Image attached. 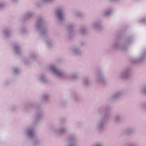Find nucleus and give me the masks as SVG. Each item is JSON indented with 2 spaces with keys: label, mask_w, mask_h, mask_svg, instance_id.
<instances>
[{
  "label": "nucleus",
  "mask_w": 146,
  "mask_h": 146,
  "mask_svg": "<svg viewBox=\"0 0 146 146\" xmlns=\"http://www.w3.org/2000/svg\"><path fill=\"white\" fill-rule=\"evenodd\" d=\"M49 70L51 71L54 74L59 78H63L65 74V72L63 70L57 69L54 65H51L49 67Z\"/></svg>",
  "instance_id": "1"
},
{
  "label": "nucleus",
  "mask_w": 146,
  "mask_h": 146,
  "mask_svg": "<svg viewBox=\"0 0 146 146\" xmlns=\"http://www.w3.org/2000/svg\"><path fill=\"white\" fill-rule=\"evenodd\" d=\"M130 70L128 69H125L121 71L119 74V78L125 79L127 78L129 75Z\"/></svg>",
  "instance_id": "2"
},
{
  "label": "nucleus",
  "mask_w": 146,
  "mask_h": 146,
  "mask_svg": "<svg viewBox=\"0 0 146 146\" xmlns=\"http://www.w3.org/2000/svg\"><path fill=\"white\" fill-rule=\"evenodd\" d=\"M96 81L97 82L104 83L106 81V78L102 74H98L96 75L95 78Z\"/></svg>",
  "instance_id": "3"
},
{
  "label": "nucleus",
  "mask_w": 146,
  "mask_h": 146,
  "mask_svg": "<svg viewBox=\"0 0 146 146\" xmlns=\"http://www.w3.org/2000/svg\"><path fill=\"white\" fill-rule=\"evenodd\" d=\"M146 54L145 53H143L138 58H135L132 59V61L134 62H136L140 61L143 60L146 56Z\"/></svg>",
  "instance_id": "4"
},
{
  "label": "nucleus",
  "mask_w": 146,
  "mask_h": 146,
  "mask_svg": "<svg viewBox=\"0 0 146 146\" xmlns=\"http://www.w3.org/2000/svg\"><path fill=\"white\" fill-rule=\"evenodd\" d=\"M66 131V128L65 127H63L59 129H54L53 131L55 133L60 134L65 132Z\"/></svg>",
  "instance_id": "5"
},
{
  "label": "nucleus",
  "mask_w": 146,
  "mask_h": 146,
  "mask_svg": "<svg viewBox=\"0 0 146 146\" xmlns=\"http://www.w3.org/2000/svg\"><path fill=\"white\" fill-rule=\"evenodd\" d=\"M80 51L79 48L77 47L72 48L70 50L71 53L74 55H78L80 53Z\"/></svg>",
  "instance_id": "6"
},
{
  "label": "nucleus",
  "mask_w": 146,
  "mask_h": 146,
  "mask_svg": "<svg viewBox=\"0 0 146 146\" xmlns=\"http://www.w3.org/2000/svg\"><path fill=\"white\" fill-rule=\"evenodd\" d=\"M27 135L30 137H32L35 135V132L33 129L29 128L26 131Z\"/></svg>",
  "instance_id": "7"
},
{
  "label": "nucleus",
  "mask_w": 146,
  "mask_h": 146,
  "mask_svg": "<svg viewBox=\"0 0 146 146\" xmlns=\"http://www.w3.org/2000/svg\"><path fill=\"white\" fill-rule=\"evenodd\" d=\"M104 124V122H100L96 124L95 127L97 129L100 130L103 127Z\"/></svg>",
  "instance_id": "8"
},
{
  "label": "nucleus",
  "mask_w": 146,
  "mask_h": 146,
  "mask_svg": "<svg viewBox=\"0 0 146 146\" xmlns=\"http://www.w3.org/2000/svg\"><path fill=\"white\" fill-rule=\"evenodd\" d=\"M57 17L60 20H61L63 18V14L61 10H59L56 12Z\"/></svg>",
  "instance_id": "9"
},
{
  "label": "nucleus",
  "mask_w": 146,
  "mask_h": 146,
  "mask_svg": "<svg viewBox=\"0 0 146 146\" xmlns=\"http://www.w3.org/2000/svg\"><path fill=\"white\" fill-rule=\"evenodd\" d=\"M112 10L111 9H106L104 11V14L105 15H110L112 12Z\"/></svg>",
  "instance_id": "10"
},
{
  "label": "nucleus",
  "mask_w": 146,
  "mask_h": 146,
  "mask_svg": "<svg viewBox=\"0 0 146 146\" xmlns=\"http://www.w3.org/2000/svg\"><path fill=\"white\" fill-rule=\"evenodd\" d=\"M37 79L39 81L43 82L45 81L46 78L45 75L42 74L38 76L37 77Z\"/></svg>",
  "instance_id": "11"
},
{
  "label": "nucleus",
  "mask_w": 146,
  "mask_h": 146,
  "mask_svg": "<svg viewBox=\"0 0 146 146\" xmlns=\"http://www.w3.org/2000/svg\"><path fill=\"white\" fill-rule=\"evenodd\" d=\"M139 22L141 24H146V17H143L140 19L139 20Z\"/></svg>",
  "instance_id": "12"
},
{
  "label": "nucleus",
  "mask_w": 146,
  "mask_h": 146,
  "mask_svg": "<svg viewBox=\"0 0 146 146\" xmlns=\"http://www.w3.org/2000/svg\"><path fill=\"white\" fill-rule=\"evenodd\" d=\"M100 24L101 23L100 22L97 21L92 25V27L93 28H97L100 25Z\"/></svg>",
  "instance_id": "13"
},
{
  "label": "nucleus",
  "mask_w": 146,
  "mask_h": 146,
  "mask_svg": "<svg viewBox=\"0 0 146 146\" xmlns=\"http://www.w3.org/2000/svg\"><path fill=\"white\" fill-rule=\"evenodd\" d=\"M113 47L114 48H120L122 49L123 48V47H120L119 44L117 43H114L113 44Z\"/></svg>",
  "instance_id": "14"
},
{
  "label": "nucleus",
  "mask_w": 146,
  "mask_h": 146,
  "mask_svg": "<svg viewBox=\"0 0 146 146\" xmlns=\"http://www.w3.org/2000/svg\"><path fill=\"white\" fill-rule=\"evenodd\" d=\"M121 94V93L120 92H118L115 93L113 96V99H116Z\"/></svg>",
  "instance_id": "15"
},
{
  "label": "nucleus",
  "mask_w": 146,
  "mask_h": 146,
  "mask_svg": "<svg viewBox=\"0 0 146 146\" xmlns=\"http://www.w3.org/2000/svg\"><path fill=\"white\" fill-rule=\"evenodd\" d=\"M13 49L16 53H18L20 51V48L19 46L17 45H14L13 46Z\"/></svg>",
  "instance_id": "16"
},
{
  "label": "nucleus",
  "mask_w": 146,
  "mask_h": 146,
  "mask_svg": "<svg viewBox=\"0 0 146 146\" xmlns=\"http://www.w3.org/2000/svg\"><path fill=\"white\" fill-rule=\"evenodd\" d=\"M12 71L13 74H18L19 72V70L17 68H12Z\"/></svg>",
  "instance_id": "17"
},
{
  "label": "nucleus",
  "mask_w": 146,
  "mask_h": 146,
  "mask_svg": "<svg viewBox=\"0 0 146 146\" xmlns=\"http://www.w3.org/2000/svg\"><path fill=\"white\" fill-rule=\"evenodd\" d=\"M89 81L87 78H85L84 79L83 83L84 85H86L88 84L89 83Z\"/></svg>",
  "instance_id": "18"
},
{
  "label": "nucleus",
  "mask_w": 146,
  "mask_h": 146,
  "mask_svg": "<svg viewBox=\"0 0 146 146\" xmlns=\"http://www.w3.org/2000/svg\"><path fill=\"white\" fill-rule=\"evenodd\" d=\"M25 15L27 18H29L32 16L33 14L31 12H28Z\"/></svg>",
  "instance_id": "19"
},
{
  "label": "nucleus",
  "mask_w": 146,
  "mask_h": 146,
  "mask_svg": "<svg viewBox=\"0 0 146 146\" xmlns=\"http://www.w3.org/2000/svg\"><path fill=\"white\" fill-rule=\"evenodd\" d=\"M77 78V76L76 74H73L70 77L71 79L72 80L75 79Z\"/></svg>",
  "instance_id": "20"
},
{
  "label": "nucleus",
  "mask_w": 146,
  "mask_h": 146,
  "mask_svg": "<svg viewBox=\"0 0 146 146\" xmlns=\"http://www.w3.org/2000/svg\"><path fill=\"white\" fill-rule=\"evenodd\" d=\"M9 33V31L6 30H3L2 32L3 34L5 36H7Z\"/></svg>",
  "instance_id": "21"
},
{
  "label": "nucleus",
  "mask_w": 146,
  "mask_h": 146,
  "mask_svg": "<svg viewBox=\"0 0 146 146\" xmlns=\"http://www.w3.org/2000/svg\"><path fill=\"white\" fill-rule=\"evenodd\" d=\"M5 4V3L4 2H0V8L3 7L4 6Z\"/></svg>",
  "instance_id": "22"
},
{
  "label": "nucleus",
  "mask_w": 146,
  "mask_h": 146,
  "mask_svg": "<svg viewBox=\"0 0 146 146\" xmlns=\"http://www.w3.org/2000/svg\"><path fill=\"white\" fill-rule=\"evenodd\" d=\"M49 97V95L48 94H46L43 96V98L44 99H47Z\"/></svg>",
  "instance_id": "23"
},
{
  "label": "nucleus",
  "mask_w": 146,
  "mask_h": 146,
  "mask_svg": "<svg viewBox=\"0 0 146 146\" xmlns=\"http://www.w3.org/2000/svg\"><path fill=\"white\" fill-rule=\"evenodd\" d=\"M68 146H76V145L75 143H71L69 144Z\"/></svg>",
  "instance_id": "24"
},
{
  "label": "nucleus",
  "mask_w": 146,
  "mask_h": 146,
  "mask_svg": "<svg viewBox=\"0 0 146 146\" xmlns=\"http://www.w3.org/2000/svg\"><path fill=\"white\" fill-rule=\"evenodd\" d=\"M43 3H46L50 1L51 0H40Z\"/></svg>",
  "instance_id": "25"
},
{
  "label": "nucleus",
  "mask_w": 146,
  "mask_h": 146,
  "mask_svg": "<svg viewBox=\"0 0 146 146\" xmlns=\"http://www.w3.org/2000/svg\"><path fill=\"white\" fill-rule=\"evenodd\" d=\"M142 91L143 92L146 93V87H144L142 89Z\"/></svg>",
  "instance_id": "26"
},
{
  "label": "nucleus",
  "mask_w": 146,
  "mask_h": 146,
  "mask_svg": "<svg viewBox=\"0 0 146 146\" xmlns=\"http://www.w3.org/2000/svg\"><path fill=\"white\" fill-rule=\"evenodd\" d=\"M120 117L119 116H116L115 117V121H118L120 119Z\"/></svg>",
  "instance_id": "27"
},
{
  "label": "nucleus",
  "mask_w": 146,
  "mask_h": 146,
  "mask_svg": "<svg viewBox=\"0 0 146 146\" xmlns=\"http://www.w3.org/2000/svg\"><path fill=\"white\" fill-rule=\"evenodd\" d=\"M47 44L48 46H49L51 44V43L50 42H47Z\"/></svg>",
  "instance_id": "28"
},
{
  "label": "nucleus",
  "mask_w": 146,
  "mask_h": 146,
  "mask_svg": "<svg viewBox=\"0 0 146 146\" xmlns=\"http://www.w3.org/2000/svg\"><path fill=\"white\" fill-rule=\"evenodd\" d=\"M94 146H102V145L100 144H98Z\"/></svg>",
  "instance_id": "29"
}]
</instances>
